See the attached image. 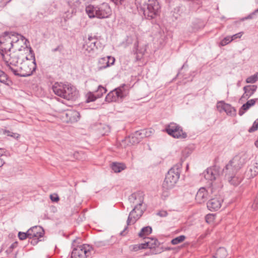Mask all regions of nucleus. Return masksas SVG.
<instances>
[{"label":"nucleus","instance_id":"64","mask_svg":"<svg viewBox=\"0 0 258 258\" xmlns=\"http://www.w3.org/2000/svg\"><path fill=\"white\" fill-rule=\"evenodd\" d=\"M12 0H9L8 2H6L5 5H7L8 4H9L10 2H11Z\"/></svg>","mask_w":258,"mask_h":258},{"label":"nucleus","instance_id":"19","mask_svg":"<svg viewBox=\"0 0 258 258\" xmlns=\"http://www.w3.org/2000/svg\"><path fill=\"white\" fill-rule=\"evenodd\" d=\"M128 200L131 203L135 204L136 206H142L144 202V196L143 192L137 191L132 194L128 198Z\"/></svg>","mask_w":258,"mask_h":258},{"label":"nucleus","instance_id":"10","mask_svg":"<svg viewBox=\"0 0 258 258\" xmlns=\"http://www.w3.org/2000/svg\"><path fill=\"white\" fill-rule=\"evenodd\" d=\"M136 210H138V206H135L133 209L130 212L126 221L127 225L125 227L124 229L120 232V235L125 236L127 234L126 230L128 228V226L131 224H135L137 221L140 218L145 211V209H141L139 213L136 214L137 213Z\"/></svg>","mask_w":258,"mask_h":258},{"label":"nucleus","instance_id":"53","mask_svg":"<svg viewBox=\"0 0 258 258\" xmlns=\"http://www.w3.org/2000/svg\"><path fill=\"white\" fill-rule=\"evenodd\" d=\"M107 58H108L109 61V66L113 64L115 61V58L111 56H107Z\"/></svg>","mask_w":258,"mask_h":258},{"label":"nucleus","instance_id":"3","mask_svg":"<svg viewBox=\"0 0 258 258\" xmlns=\"http://www.w3.org/2000/svg\"><path fill=\"white\" fill-rule=\"evenodd\" d=\"M135 4L147 19H153L159 14L161 7L158 0H135Z\"/></svg>","mask_w":258,"mask_h":258},{"label":"nucleus","instance_id":"38","mask_svg":"<svg viewBox=\"0 0 258 258\" xmlns=\"http://www.w3.org/2000/svg\"><path fill=\"white\" fill-rule=\"evenodd\" d=\"M258 73L255 74L253 75H252L250 77H248L246 79V82L247 83H255L257 80H258Z\"/></svg>","mask_w":258,"mask_h":258},{"label":"nucleus","instance_id":"54","mask_svg":"<svg viewBox=\"0 0 258 258\" xmlns=\"http://www.w3.org/2000/svg\"><path fill=\"white\" fill-rule=\"evenodd\" d=\"M5 156L3 155H0V167H1L5 164V160L4 157Z\"/></svg>","mask_w":258,"mask_h":258},{"label":"nucleus","instance_id":"5","mask_svg":"<svg viewBox=\"0 0 258 258\" xmlns=\"http://www.w3.org/2000/svg\"><path fill=\"white\" fill-rule=\"evenodd\" d=\"M182 162L183 160L181 158L180 161L174 165L168 171L162 184V187L164 190L172 188L178 181L181 171Z\"/></svg>","mask_w":258,"mask_h":258},{"label":"nucleus","instance_id":"2","mask_svg":"<svg viewBox=\"0 0 258 258\" xmlns=\"http://www.w3.org/2000/svg\"><path fill=\"white\" fill-rule=\"evenodd\" d=\"M219 173L220 168L217 166L208 168L203 172V174L205 178L210 181L211 182L209 183L210 186L207 189L203 187H201L197 192L196 200L199 203L202 204L207 201L209 191L211 194H216L219 192L223 186L220 181L216 180L219 175Z\"/></svg>","mask_w":258,"mask_h":258},{"label":"nucleus","instance_id":"59","mask_svg":"<svg viewBox=\"0 0 258 258\" xmlns=\"http://www.w3.org/2000/svg\"><path fill=\"white\" fill-rule=\"evenodd\" d=\"M142 207V206H139V207H138V210H136V212H137V211H138V212H139L138 213H139V212H140V210H141V209H145V210H146V208H141Z\"/></svg>","mask_w":258,"mask_h":258},{"label":"nucleus","instance_id":"11","mask_svg":"<svg viewBox=\"0 0 258 258\" xmlns=\"http://www.w3.org/2000/svg\"><path fill=\"white\" fill-rule=\"evenodd\" d=\"M27 43H29V42L27 39H25L23 42L12 43L13 47L12 48V51H19V52H23L25 53H27L29 51L30 54V57L33 60V63L35 65V54L32 48L28 47Z\"/></svg>","mask_w":258,"mask_h":258},{"label":"nucleus","instance_id":"48","mask_svg":"<svg viewBox=\"0 0 258 258\" xmlns=\"http://www.w3.org/2000/svg\"><path fill=\"white\" fill-rule=\"evenodd\" d=\"M26 235V234L23 232H19L18 234V236L19 239L21 240H24L26 239L27 238Z\"/></svg>","mask_w":258,"mask_h":258},{"label":"nucleus","instance_id":"63","mask_svg":"<svg viewBox=\"0 0 258 258\" xmlns=\"http://www.w3.org/2000/svg\"><path fill=\"white\" fill-rule=\"evenodd\" d=\"M253 13H254V15L255 14V13H258V8L256 10H255Z\"/></svg>","mask_w":258,"mask_h":258},{"label":"nucleus","instance_id":"51","mask_svg":"<svg viewBox=\"0 0 258 258\" xmlns=\"http://www.w3.org/2000/svg\"><path fill=\"white\" fill-rule=\"evenodd\" d=\"M26 234V238L30 239L32 237V232L31 231V228L29 229L26 232H24Z\"/></svg>","mask_w":258,"mask_h":258},{"label":"nucleus","instance_id":"56","mask_svg":"<svg viewBox=\"0 0 258 258\" xmlns=\"http://www.w3.org/2000/svg\"><path fill=\"white\" fill-rule=\"evenodd\" d=\"M133 39L131 37L127 36L126 39V42L127 43L130 44L132 43Z\"/></svg>","mask_w":258,"mask_h":258},{"label":"nucleus","instance_id":"39","mask_svg":"<svg viewBox=\"0 0 258 258\" xmlns=\"http://www.w3.org/2000/svg\"><path fill=\"white\" fill-rule=\"evenodd\" d=\"M233 41V39L230 36H227L223 38L220 42V44L221 46H225Z\"/></svg>","mask_w":258,"mask_h":258},{"label":"nucleus","instance_id":"32","mask_svg":"<svg viewBox=\"0 0 258 258\" xmlns=\"http://www.w3.org/2000/svg\"><path fill=\"white\" fill-rule=\"evenodd\" d=\"M152 232V228L151 226H148L142 228L138 234V236L143 238H146V236L150 235Z\"/></svg>","mask_w":258,"mask_h":258},{"label":"nucleus","instance_id":"30","mask_svg":"<svg viewBox=\"0 0 258 258\" xmlns=\"http://www.w3.org/2000/svg\"><path fill=\"white\" fill-rule=\"evenodd\" d=\"M111 167L112 170L115 173L120 172L126 168L124 163L118 162H113Z\"/></svg>","mask_w":258,"mask_h":258},{"label":"nucleus","instance_id":"55","mask_svg":"<svg viewBox=\"0 0 258 258\" xmlns=\"http://www.w3.org/2000/svg\"><path fill=\"white\" fill-rule=\"evenodd\" d=\"M254 15V13H251V14L248 15L247 16L245 17L243 19L244 20L251 19L253 18Z\"/></svg>","mask_w":258,"mask_h":258},{"label":"nucleus","instance_id":"44","mask_svg":"<svg viewBox=\"0 0 258 258\" xmlns=\"http://www.w3.org/2000/svg\"><path fill=\"white\" fill-rule=\"evenodd\" d=\"M18 245V242L17 241H15L14 243H13L9 247V248L7 250V252H11L13 250L14 248L17 247Z\"/></svg>","mask_w":258,"mask_h":258},{"label":"nucleus","instance_id":"15","mask_svg":"<svg viewBox=\"0 0 258 258\" xmlns=\"http://www.w3.org/2000/svg\"><path fill=\"white\" fill-rule=\"evenodd\" d=\"M258 174V157L251 162L247 167L245 175L247 178H253Z\"/></svg>","mask_w":258,"mask_h":258},{"label":"nucleus","instance_id":"7","mask_svg":"<svg viewBox=\"0 0 258 258\" xmlns=\"http://www.w3.org/2000/svg\"><path fill=\"white\" fill-rule=\"evenodd\" d=\"M128 87L123 84L119 87L110 91L106 96L105 101L107 102H121L123 99L127 96L129 92Z\"/></svg>","mask_w":258,"mask_h":258},{"label":"nucleus","instance_id":"43","mask_svg":"<svg viewBox=\"0 0 258 258\" xmlns=\"http://www.w3.org/2000/svg\"><path fill=\"white\" fill-rule=\"evenodd\" d=\"M5 133L8 136L12 137L15 139H18L20 137L19 134L12 133L9 131H6Z\"/></svg>","mask_w":258,"mask_h":258},{"label":"nucleus","instance_id":"24","mask_svg":"<svg viewBox=\"0 0 258 258\" xmlns=\"http://www.w3.org/2000/svg\"><path fill=\"white\" fill-rule=\"evenodd\" d=\"M32 237H43L45 232L44 229L40 226H34L31 227Z\"/></svg>","mask_w":258,"mask_h":258},{"label":"nucleus","instance_id":"37","mask_svg":"<svg viewBox=\"0 0 258 258\" xmlns=\"http://www.w3.org/2000/svg\"><path fill=\"white\" fill-rule=\"evenodd\" d=\"M228 181L233 185H237L240 182V179L238 178L235 175L232 176L229 178H227Z\"/></svg>","mask_w":258,"mask_h":258},{"label":"nucleus","instance_id":"1","mask_svg":"<svg viewBox=\"0 0 258 258\" xmlns=\"http://www.w3.org/2000/svg\"><path fill=\"white\" fill-rule=\"evenodd\" d=\"M26 54L17 50H12L10 52L3 55L2 57L6 65L9 67V69L15 76L26 77L31 75L36 69V64H34V67L32 70H31V69L29 71L23 70V68L28 67L25 64H22V62L25 59H29ZM31 59L32 58H29V59Z\"/></svg>","mask_w":258,"mask_h":258},{"label":"nucleus","instance_id":"14","mask_svg":"<svg viewBox=\"0 0 258 258\" xmlns=\"http://www.w3.org/2000/svg\"><path fill=\"white\" fill-rule=\"evenodd\" d=\"M223 202V198L216 195V197L211 199L207 202V208L211 211H218L221 208Z\"/></svg>","mask_w":258,"mask_h":258},{"label":"nucleus","instance_id":"28","mask_svg":"<svg viewBox=\"0 0 258 258\" xmlns=\"http://www.w3.org/2000/svg\"><path fill=\"white\" fill-rule=\"evenodd\" d=\"M0 82L10 87L13 83L9 78L8 75L3 71L0 70Z\"/></svg>","mask_w":258,"mask_h":258},{"label":"nucleus","instance_id":"46","mask_svg":"<svg viewBox=\"0 0 258 258\" xmlns=\"http://www.w3.org/2000/svg\"><path fill=\"white\" fill-rule=\"evenodd\" d=\"M50 199L53 202H57L59 200V198L57 194L51 195Z\"/></svg>","mask_w":258,"mask_h":258},{"label":"nucleus","instance_id":"36","mask_svg":"<svg viewBox=\"0 0 258 258\" xmlns=\"http://www.w3.org/2000/svg\"><path fill=\"white\" fill-rule=\"evenodd\" d=\"M146 244L141 243L138 244H135L130 246V249L133 251H137L141 249H145V245Z\"/></svg>","mask_w":258,"mask_h":258},{"label":"nucleus","instance_id":"18","mask_svg":"<svg viewBox=\"0 0 258 258\" xmlns=\"http://www.w3.org/2000/svg\"><path fill=\"white\" fill-rule=\"evenodd\" d=\"M72 14H75L83 7L82 0H66Z\"/></svg>","mask_w":258,"mask_h":258},{"label":"nucleus","instance_id":"13","mask_svg":"<svg viewBox=\"0 0 258 258\" xmlns=\"http://www.w3.org/2000/svg\"><path fill=\"white\" fill-rule=\"evenodd\" d=\"M100 43L96 36H89L83 44V48L89 53H91L98 49V46Z\"/></svg>","mask_w":258,"mask_h":258},{"label":"nucleus","instance_id":"29","mask_svg":"<svg viewBox=\"0 0 258 258\" xmlns=\"http://www.w3.org/2000/svg\"><path fill=\"white\" fill-rule=\"evenodd\" d=\"M228 253L226 249L223 247H219L215 253L211 257L212 258H226Z\"/></svg>","mask_w":258,"mask_h":258},{"label":"nucleus","instance_id":"58","mask_svg":"<svg viewBox=\"0 0 258 258\" xmlns=\"http://www.w3.org/2000/svg\"><path fill=\"white\" fill-rule=\"evenodd\" d=\"M213 217V215H207L206 217V220L207 222H210L208 220H209V218H212Z\"/></svg>","mask_w":258,"mask_h":258},{"label":"nucleus","instance_id":"33","mask_svg":"<svg viewBox=\"0 0 258 258\" xmlns=\"http://www.w3.org/2000/svg\"><path fill=\"white\" fill-rule=\"evenodd\" d=\"M204 26V23L201 20L196 19L194 20L192 23V31L196 32L199 29L203 28Z\"/></svg>","mask_w":258,"mask_h":258},{"label":"nucleus","instance_id":"17","mask_svg":"<svg viewBox=\"0 0 258 258\" xmlns=\"http://www.w3.org/2000/svg\"><path fill=\"white\" fill-rule=\"evenodd\" d=\"M147 238L149 240L144 243V244H146V245H145V249H154L152 252L154 254L161 253L163 251L162 248H160V249H157V250H156V248H158L160 245V243L157 238L149 237H148Z\"/></svg>","mask_w":258,"mask_h":258},{"label":"nucleus","instance_id":"27","mask_svg":"<svg viewBox=\"0 0 258 258\" xmlns=\"http://www.w3.org/2000/svg\"><path fill=\"white\" fill-rule=\"evenodd\" d=\"M141 141V140L139 139V137L138 136H136V131L133 133L131 136L125 138L124 140H122V142H128L131 145L138 144Z\"/></svg>","mask_w":258,"mask_h":258},{"label":"nucleus","instance_id":"49","mask_svg":"<svg viewBox=\"0 0 258 258\" xmlns=\"http://www.w3.org/2000/svg\"><path fill=\"white\" fill-rule=\"evenodd\" d=\"M157 215L161 217H166L168 215V213L166 211L161 210L159 211Z\"/></svg>","mask_w":258,"mask_h":258},{"label":"nucleus","instance_id":"47","mask_svg":"<svg viewBox=\"0 0 258 258\" xmlns=\"http://www.w3.org/2000/svg\"><path fill=\"white\" fill-rule=\"evenodd\" d=\"M138 47H139V41L138 40V39H137L136 42L134 43V49H133V51L135 52V53H136L137 54H138V53H139Z\"/></svg>","mask_w":258,"mask_h":258},{"label":"nucleus","instance_id":"50","mask_svg":"<svg viewBox=\"0 0 258 258\" xmlns=\"http://www.w3.org/2000/svg\"><path fill=\"white\" fill-rule=\"evenodd\" d=\"M243 33L242 32H239L238 33H236L232 36H231V38L233 39V40L237 39V38H240L242 35Z\"/></svg>","mask_w":258,"mask_h":258},{"label":"nucleus","instance_id":"35","mask_svg":"<svg viewBox=\"0 0 258 258\" xmlns=\"http://www.w3.org/2000/svg\"><path fill=\"white\" fill-rule=\"evenodd\" d=\"M185 236L183 235H180L179 236L172 239L171 241V243L173 245H176L183 242L185 239Z\"/></svg>","mask_w":258,"mask_h":258},{"label":"nucleus","instance_id":"25","mask_svg":"<svg viewBox=\"0 0 258 258\" xmlns=\"http://www.w3.org/2000/svg\"><path fill=\"white\" fill-rule=\"evenodd\" d=\"M255 104V100L250 99L248 100L245 103L243 104L239 110L238 114L240 116H242L249 108L253 106Z\"/></svg>","mask_w":258,"mask_h":258},{"label":"nucleus","instance_id":"42","mask_svg":"<svg viewBox=\"0 0 258 258\" xmlns=\"http://www.w3.org/2000/svg\"><path fill=\"white\" fill-rule=\"evenodd\" d=\"M41 237H32L30 238L31 241H29V242H30L32 245H36L39 241H41L42 240L40 239Z\"/></svg>","mask_w":258,"mask_h":258},{"label":"nucleus","instance_id":"57","mask_svg":"<svg viewBox=\"0 0 258 258\" xmlns=\"http://www.w3.org/2000/svg\"><path fill=\"white\" fill-rule=\"evenodd\" d=\"M184 67V64H183L180 68V69L179 70V71H178V73H177V74L176 75V76L175 77V78L174 79H175L176 78H177L179 76H180V71H181V70H182V69L183 68V67Z\"/></svg>","mask_w":258,"mask_h":258},{"label":"nucleus","instance_id":"40","mask_svg":"<svg viewBox=\"0 0 258 258\" xmlns=\"http://www.w3.org/2000/svg\"><path fill=\"white\" fill-rule=\"evenodd\" d=\"M258 129V119L254 121L252 125L248 129V132L252 133Z\"/></svg>","mask_w":258,"mask_h":258},{"label":"nucleus","instance_id":"61","mask_svg":"<svg viewBox=\"0 0 258 258\" xmlns=\"http://www.w3.org/2000/svg\"><path fill=\"white\" fill-rule=\"evenodd\" d=\"M136 59L137 61H138L141 59V58L139 57V55H137Z\"/></svg>","mask_w":258,"mask_h":258},{"label":"nucleus","instance_id":"12","mask_svg":"<svg viewBox=\"0 0 258 258\" xmlns=\"http://www.w3.org/2000/svg\"><path fill=\"white\" fill-rule=\"evenodd\" d=\"M89 245L83 244L74 248L72 252L71 258H87L90 254Z\"/></svg>","mask_w":258,"mask_h":258},{"label":"nucleus","instance_id":"21","mask_svg":"<svg viewBox=\"0 0 258 258\" xmlns=\"http://www.w3.org/2000/svg\"><path fill=\"white\" fill-rule=\"evenodd\" d=\"M220 107L227 115L230 116L236 115V110L235 108L232 107L230 104L225 103L223 101H220L217 103V107L219 108Z\"/></svg>","mask_w":258,"mask_h":258},{"label":"nucleus","instance_id":"6","mask_svg":"<svg viewBox=\"0 0 258 258\" xmlns=\"http://www.w3.org/2000/svg\"><path fill=\"white\" fill-rule=\"evenodd\" d=\"M85 10L88 17L91 19L95 17L104 19L109 17L111 14L110 7L106 3L97 6L90 5L86 7Z\"/></svg>","mask_w":258,"mask_h":258},{"label":"nucleus","instance_id":"4","mask_svg":"<svg viewBox=\"0 0 258 258\" xmlns=\"http://www.w3.org/2000/svg\"><path fill=\"white\" fill-rule=\"evenodd\" d=\"M52 90L55 94L68 100H75L79 96L77 89L69 84L55 83Z\"/></svg>","mask_w":258,"mask_h":258},{"label":"nucleus","instance_id":"62","mask_svg":"<svg viewBox=\"0 0 258 258\" xmlns=\"http://www.w3.org/2000/svg\"><path fill=\"white\" fill-rule=\"evenodd\" d=\"M99 94H101V92L98 91V89L95 92V95H98Z\"/></svg>","mask_w":258,"mask_h":258},{"label":"nucleus","instance_id":"34","mask_svg":"<svg viewBox=\"0 0 258 258\" xmlns=\"http://www.w3.org/2000/svg\"><path fill=\"white\" fill-rule=\"evenodd\" d=\"M99 66L98 67V70H101L102 69H106L109 67V61L107 57H102L99 59L98 61Z\"/></svg>","mask_w":258,"mask_h":258},{"label":"nucleus","instance_id":"26","mask_svg":"<svg viewBox=\"0 0 258 258\" xmlns=\"http://www.w3.org/2000/svg\"><path fill=\"white\" fill-rule=\"evenodd\" d=\"M9 35L13 40L12 43L23 42L26 39L23 36L14 32H9Z\"/></svg>","mask_w":258,"mask_h":258},{"label":"nucleus","instance_id":"8","mask_svg":"<svg viewBox=\"0 0 258 258\" xmlns=\"http://www.w3.org/2000/svg\"><path fill=\"white\" fill-rule=\"evenodd\" d=\"M163 131L175 139H185L187 137V134L183 132L182 127L173 122L166 124Z\"/></svg>","mask_w":258,"mask_h":258},{"label":"nucleus","instance_id":"16","mask_svg":"<svg viewBox=\"0 0 258 258\" xmlns=\"http://www.w3.org/2000/svg\"><path fill=\"white\" fill-rule=\"evenodd\" d=\"M248 159L247 155L246 154H243L241 155L235 156L230 161L233 166L239 170L245 164Z\"/></svg>","mask_w":258,"mask_h":258},{"label":"nucleus","instance_id":"20","mask_svg":"<svg viewBox=\"0 0 258 258\" xmlns=\"http://www.w3.org/2000/svg\"><path fill=\"white\" fill-rule=\"evenodd\" d=\"M98 91L101 92V94L98 95H95L93 92H89L86 95V102L89 103L90 102L94 101L97 98H101L103 95L107 92V90L105 88L101 85L98 86Z\"/></svg>","mask_w":258,"mask_h":258},{"label":"nucleus","instance_id":"31","mask_svg":"<svg viewBox=\"0 0 258 258\" xmlns=\"http://www.w3.org/2000/svg\"><path fill=\"white\" fill-rule=\"evenodd\" d=\"M66 115L69 117L71 122L77 121L80 119V113L77 111H69L66 113Z\"/></svg>","mask_w":258,"mask_h":258},{"label":"nucleus","instance_id":"41","mask_svg":"<svg viewBox=\"0 0 258 258\" xmlns=\"http://www.w3.org/2000/svg\"><path fill=\"white\" fill-rule=\"evenodd\" d=\"M143 131L146 138L151 136L154 133V130L152 128L144 129Z\"/></svg>","mask_w":258,"mask_h":258},{"label":"nucleus","instance_id":"52","mask_svg":"<svg viewBox=\"0 0 258 258\" xmlns=\"http://www.w3.org/2000/svg\"><path fill=\"white\" fill-rule=\"evenodd\" d=\"M63 48V45L60 44V45H59L58 46H57V47H56L55 48H54L52 50V52H56V51H61L62 50Z\"/></svg>","mask_w":258,"mask_h":258},{"label":"nucleus","instance_id":"60","mask_svg":"<svg viewBox=\"0 0 258 258\" xmlns=\"http://www.w3.org/2000/svg\"><path fill=\"white\" fill-rule=\"evenodd\" d=\"M105 245V244L103 242H100L99 243L98 246H103Z\"/></svg>","mask_w":258,"mask_h":258},{"label":"nucleus","instance_id":"9","mask_svg":"<svg viewBox=\"0 0 258 258\" xmlns=\"http://www.w3.org/2000/svg\"><path fill=\"white\" fill-rule=\"evenodd\" d=\"M13 40L9 35V32L6 31L0 36V53L2 56L12 51Z\"/></svg>","mask_w":258,"mask_h":258},{"label":"nucleus","instance_id":"22","mask_svg":"<svg viewBox=\"0 0 258 258\" xmlns=\"http://www.w3.org/2000/svg\"><path fill=\"white\" fill-rule=\"evenodd\" d=\"M222 171L225 174V177L229 178V177H231L232 176L236 175L238 170L236 167H234L230 161H229L223 169Z\"/></svg>","mask_w":258,"mask_h":258},{"label":"nucleus","instance_id":"45","mask_svg":"<svg viewBox=\"0 0 258 258\" xmlns=\"http://www.w3.org/2000/svg\"><path fill=\"white\" fill-rule=\"evenodd\" d=\"M136 136H138L139 137V139H140L141 141L143 139L146 138L143 130L136 131Z\"/></svg>","mask_w":258,"mask_h":258},{"label":"nucleus","instance_id":"23","mask_svg":"<svg viewBox=\"0 0 258 258\" xmlns=\"http://www.w3.org/2000/svg\"><path fill=\"white\" fill-rule=\"evenodd\" d=\"M257 86L255 85H247L243 87V89L244 91V94L241 96V99L245 98L247 99L251 96L257 89Z\"/></svg>","mask_w":258,"mask_h":258}]
</instances>
